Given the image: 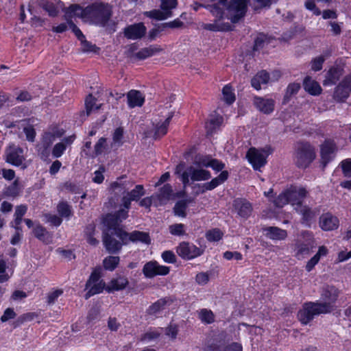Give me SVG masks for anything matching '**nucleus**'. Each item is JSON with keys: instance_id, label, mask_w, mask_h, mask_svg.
<instances>
[{"instance_id": "2f4dec72", "label": "nucleus", "mask_w": 351, "mask_h": 351, "mask_svg": "<svg viewBox=\"0 0 351 351\" xmlns=\"http://www.w3.org/2000/svg\"><path fill=\"white\" fill-rule=\"evenodd\" d=\"M65 133V130L61 128H60L58 125H51L50 126L48 130L43 132L42 137L50 140L51 143H53V141L56 138H61Z\"/></svg>"}, {"instance_id": "393cba45", "label": "nucleus", "mask_w": 351, "mask_h": 351, "mask_svg": "<svg viewBox=\"0 0 351 351\" xmlns=\"http://www.w3.org/2000/svg\"><path fill=\"white\" fill-rule=\"evenodd\" d=\"M344 69L341 66H332L326 74V78L323 82L324 86L335 84L343 75Z\"/></svg>"}, {"instance_id": "13d9d810", "label": "nucleus", "mask_w": 351, "mask_h": 351, "mask_svg": "<svg viewBox=\"0 0 351 351\" xmlns=\"http://www.w3.org/2000/svg\"><path fill=\"white\" fill-rule=\"evenodd\" d=\"M143 195L144 189L142 185H136L133 190L128 193V196L134 201L138 200Z\"/></svg>"}, {"instance_id": "c756f323", "label": "nucleus", "mask_w": 351, "mask_h": 351, "mask_svg": "<svg viewBox=\"0 0 351 351\" xmlns=\"http://www.w3.org/2000/svg\"><path fill=\"white\" fill-rule=\"evenodd\" d=\"M128 104L130 108L141 107L143 105L144 97L140 91L131 90L127 94Z\"/></svg>"}, {"instance_id": "e2e57ef3", "label": "nucleus", "mask_w": 351, "mask_h": 351, "mask_svg": "<svg viewBox=\"0 0 351 351\" xmlns=\"http://www.w3.org/2000/svg\"><path fill=\"white\" fill-rule=\"evenodd\" d=\"M16 316V313L14 311V308L9 307L4 311L3 314L0 318V320L1 322L4 323L10 319H14Z\"/></svg>"}, {"instance_id": "49530a36", "label": "nucleus", "mask_w": 351, "mask_h": 351, "mask_svg": "<svg viewBox=\"0 0 351 351\" xmlns=\"http://www.w3.org/2000/svg\"><path fill=\"white\" fill-rule=\"evenodd\" d=\"M57 210L59 215L64 218L69 219L72 215L71 207L67 202H61L57 206Z\"/></svg>"}, {"instance_id": "338daca9", "label": "nucleus", "mask_w": 351, "mask_h": 351, "mask_svg": "<svg viewBox=\"0 0 351 351\" xmlns=\"http://www.w3.org/2000/svg\"><path fill=\"white\" fill-rule=\"evenodd\" d=\"M223 346L222 341L214 340L212 343L206 346L204 351H221Z\"/></svg>"}, {"instance_id": "4468645a", "label": "nucleus", "mask_w": 351, "mask_h": 351, "mask_svg": "<svg viewBox=\"0 0 351 351\" xmlns=\"http://www.w3.org/2000/svg\"><path fill=\"white\" fill-rule=\"evenodd\" d=\"M128 216V210L121 208L114 213H109L106 215L103 218V223L105 227L112 228L117 234L118 230H123L120 225L123 220L125 219Z\"/></svg>"}, {"instance_id": "f704fd0d", "label": "nucleus", "mask_w": 351, "mask_h": 351, "mask_svg": "<svg viewBox=\"0 0 351 351\" xmlns=\"http://www.w3.org/2000/svg\"><path fill=\"white\" fill-rule=\"evenodd\" d=\"M269 80V75L265 71L258 72L251 80V84L256 90H260L262 84H267Z\"/></svg>"}, {"instance_id": "5701e85b", "label": "nucleus", "mask_w": 351, "mask_h": 351, "mask_svg": "<svg viewBox=\"0 0 351 351\" xmlns=\"http://www.w3.org/2000/svg\"><path fill=\"white\" fill-rule=\"evenodd\" d=\"M215 19L213 23H202L201 27L206 30L210 32H228L232 29L231 25L229 23L221 22L223 19V12L221 17L213 16Z\"/></svg>"}, {"instance_id": "39448f33", "label": "nucleus", "mask_w": 351, "mask_h": 351, "mask_svg": "<svg viewBox=\"0 0 351 351\" xmlns=\"http://www.w3.org/2000/svg\"><path fill=\"white\" fill-rule=\"evenodd\" d=\"M208 167H211L216 172L221 171V173L218 176L213 178L210 182H206L202 185V189L201 191L202 193H204L206 191H212L215 189L218 186L225 182L229 177V172L228 171H223L225 168V164L218 159L212 158Z\"/></svg>"}, {"instance_id": "aec40b11", "label": "nucleus", "mask_w": 351, "mask_h": 351, "mask_svg": "<svg viewBox=\"0 0 351 351\" xmlns=\"http://www.w3.org/2000/svg\"><path fill=\"white\" fill-rule=\"evenodd\" d=\"M337 146L333 141L328 140L321 146V160L323 168L332 160V154L336 152Z\"/></svg>"}, {"instance_id": "37998d69", "label": "nucleus", "mask_w": 351, "mask_h": 351, "mask_svg": "<svg viewBox=\"0 0 351 351\" xmlns=\"http://www.w3.org/2000/svg\"><path fill=\"white\" fill-rule=\"evenodd\" d=\"M85 106L87 114H90L91 112L97 110L101 107V104H97V99L94 97L91 94H89L85 99Z\"/></svg>"}, {"instance_id": "864d4df0", "label": "nucleus", "mask_w": 351, "mask_h": 351, "mask_svg": "<svg viewBox=\"0 0 351 351\" xmlns=\"http://www.w3.org/2000/svg\"><path fill=\"white\" fill-rule=\"evenodd\" d=\"M43 9L47 11L49 16H55L58 13V8L49 0H41Z\"/></svg>"}, {"instance_id": "f8f14e48", "label": "nucleus", "mask_w": 351, "mask_h": 351, "mask_svg": "<svg viewBox=\"0 0 351 351\" xmlns=\"http://www.w3.org/2000/svg\"><path fill=\"white\" fill-rule=\"evenodd\" d=\"M205 247H197L189 242H181L176 247L177 254L183 259L191 260L203 254Z\"/></svg>"}, {"instance_id": "c9c22d12", "label": "nucleus", "mask_w": 351, "mask_h": 351, "mask_svg": "<svg viewBox=\"0 0 351 351\" xmlns=\"http://www.w3.org/2000/svg\"><path fill=\"white\" fill-rule=\"evenodd\" d=\"M184 26V23L181 21L179 19H176L173 20V21H170L169 23H155V36L158 33H160L163 31H165L167 28L171 29H177V28H181Z\"/></svg>"}, {"instance_id": "bf43d9fd", "label": "nucleus", "mask_w": 351, "mask_h": 351, "mask_svg": "<svg viewBox=\"0 0 351 351\" xmlns=\"http://www.w3.org/2000/svg\"><path fill=\"white\" fill-rule=\"evenodd\" d=\"M19 193V183L18 180L14 181V182L6 188L5 195L8 197H14Z\"/></svg>"}, {"instance_id": "9d476101", "label": "nucleus", "mask_w": 351, "mask_h": 351, "mask_svg": "<svg viewBox=\"0 0 351 351\" xmlns=\"http://www.w3.org/2000/svg\"><path fill=\"white\" fill-rule=\"evenodd\" d=\"M339 296L338 289L332 285H326L322 287L320 298L322 302H316L318 305L327 306V313H330L334 309V304Z\"/></svg>"}, {"instance_id": "bb28decb", "label": "nucleus", "mask_w": 351, "mask_h": 351, "mask_svg": "<svg viewBox=\"0 0 351 351\" xmlns=\"http://www.w3.org/2000/svg\"><path fill=\"white\" fill-rule=\"evenodd\" d=\"M234 206L239 216L247 218L252 213V204L245 199L238 198L234 201Z\"/></svg>"}, {"instance_id": "0e129e2a", "label": "nucleus", "mask_w": 351, "mask_h": 351, "mask_svg": "<svg viewBox=\"0 0 351 351\" xmlns=\"http://www.w3.org/2000/svg\"><path fill=\"white\" fill-rule=\"evenodd\" d=\"M325 58L323 56H318L311 61V69L314 71H320L322 69Z\"/></svg>"}, {"instance_id": "6e6552de", "label": "nucleus", "mask_w": 351, "mask_h": 351, "mask_svg": "<svg viewBox=\"0 0 351 351\" xmlns=\"http://www.w3.org/2000/svg\"><path fill=\"white\" fill-rule=\"evenodd\" d=\"M101 271L100 268H95L91 273L86 283V289H88L85 295L86 299L99 294L106 289L105 282L101 279Z\"/></svg>"}, {"instance_id": "423d86ee", "label": "nucleus", "mask_w": 351, "mask_h": 351, "mask_svg": "<svg viewBox=\"0 0 351 351\" xmlns=\"http://www.w3.org/2000/svg\"><path fill=\"white\" fill-rule=\"evenodd\" d=\"M327 306L318 305L316 302H306L298 312V319L302 324H307L313 319L315 315L327 313Z\"/></svg>"}, {"instance_id": "a19ab883", "label": "nucleus", "mask_w": 351, "mask_h": 351, "mask_svg": "<svg viewBox=\"0 0 351 351\" xmlns=\"http://www.w3.org/2000/svg\"><path fill=\"white\" fill-rule=\"evenodd\" d=\"M193 202V199H184L177 202L173 207V213L175 215L185 217L186 216V210L188 204Z\"/></svg>"}, {"instance_id": "f257e3e1", "label": "nucleus", "mask_w": 351, "mask_h": 351, "mask_svg": "<svg viewBox=\"0 0 351 351\" xmlns=\"http://www.w3.org/2000/svg\"><path fill=\"white\" fill-rule=\"evenodd\" d=\"M80 18L90 23L105 26L110 21L112 10V6L103 2H95L82 9L80 6Z\"/></svg>"}, {"instance_id": "603ef678", "label": "nucleus", "mask_w": 351, "mask_h": 351, "mask_svg": "<svg viewBox=\"0 0 351 351\" xmlns=\"http://www.w3.org/2000/svg\"><path fill=\"white\" fill-rule=\"evenodd\" d=\"M222 121V117L219 116L212 118L206 123V128L208 132H213L217 127L221 124Z\"/></svg>"}, {"instance_id": "a18cd8bd", "label": "nucleus", "mask_w": 351, "mask_h": 351, "mask_svg": "<svg viewBox=\"0 0 351 351\" xmlns=\"http://www.w3.org/2000/svg\"><path fill=\"white\" fill-rule=\"evenodd\" d=\"M119 261V256H107L103 261L104 267L106 270L112 271L118 266Z\"/></svg>"}, {"instance_id": "58836bf2", "label": "nucleus", "mask_w": 351, "mask_h": 351, "mask_svg": "<svg viewBox=\"0 0 351 351\" xmlns=\"http://www.w3.org/2000/svg\"><path fill=\"white\" fill-rule=\"evenodd\" d=\"M296 211L302 215L303 223H308L316 215L317 212L312 210L308 206L300 205L295 208Z\"/></svg>"}, {"instance_id": "c85d7f7f", "label": "nucleus", "mask_w": 351, "mask_h": 351, "mask_svg": "<svg viewBox=\"0 0 351 351\" xmlns=\"http://www.w3.org/2000/svg\"><path fill=\"white\" fill-rule=\"evenodd\" d=\"M303 86L304 90L311 95H319L322 91L319 83L309 76L304 79Z\"/></svg>"}, {"instance_id": "3c124183", "label": "nucleus", "mask_w": 351, "mask_h": 351, "mask_svg": "<svg viewBox=\"0 0 351 351\" xmlns=\"http://www.w3.org/2000/svg\"><path fill=\"white\" fill-rule=\"evenodd\" d=\"M223 232L218 228H214L208 230L206 233V238L208 241L215 242L221 239Z\"/></svg>"}, {"instance_id": "cd10ccee", "label": "nucleus", "mask_w": 351, "mask_h": 351, "mask_svg": "<svg viewBox=\"0 0 351 351\" xmlns=\"http://www.w3.org/2000/svg\"><path fill=\"white\" fill-rule=\"evenodd\" d=\"M265 236L272 240L281 241L287 237V232L276 226H269L263 228Z\"/></svg>"}, {"instance_id": "4d7b16f0", "label": "nucleus", "mask_w": 351, "mask_h": 351, "mask_svg": "<svg viewBox=\"0 0 351 351\" xmlns=\"http://www.w3.org/2000/svg\"><path fill=\"white\" fill-rule=\"evenodd\" d=\"M37 315L35 313H26L19 316L14 322V327H17L23 324L25 322L33 320Z\"/></svg>"}, {"instance_id": "9b49d317", "label": "nucleus", "mask_w": 351, "mask_h": 351, "mask_svg": "<svg viewBox=\"0 0 351 351\" xmlns=\"http://www.w3.org/2000/svg\"><path fill=\"white\" fill-rule=\"evenodd\" d=\"M189 177L193 181L208 180L211 178V174L203 168L189 167L181 174V180L184 187L189 184Z\"/></svg>"}, {"instance_id": "412c9836", "label": "nucleus", "mask_w": 351, "mask_h": 351, "mask_svg": "<svg viewBox=\"0 0 351 351\" xmlns=\"http://www.w3.org/2000/svg\"><path fill=\"white\" fill-rule=\"evenodd\" d=\"M210 4H203L197 2H194L191 7L195 11H197L199 8H204L208 10L213 16L221 17L223 12V3H219V0H210Z\"/></svg>"}, {"instance_id": "f03ea898", "label": "nucleus", "mask_w": 351, "mask_h": 351, "mask_svg": "<svg viewBox=\"0 0 351 351\" xmlns=\"http://www.w3.org/2000/svg\"><path fill=\"white\" fill-rule=\"evenodd\" d=\"M316 158L314 146L308 141H299L295 145L293 162L297 167L306 169Z\"/></svg>"}, {"instance_id": "052dcab7", "label": "nucleus", "mask_w": 351, "mask_h": 351, "mask_svg": "<svg viewBox=\"0 0 351 351\" xmlns=\"http://www.w3.org/2000/svg\"><path fill=\"white\" fill-rule=\"evenodd\" d=\"M289 203L287 191L280 193L274 200V204L276 207L282 208Z\"/></svg>"}, {"instance_id": "4be33fe9", "label": "nucleus", "mask_w": 351, "mask_h": 351, "mask_svg": "<svg viewBox=\"0 0 351 351\" xmlns=\"http://www.w3.org/2000/svg\"><path fill=\"white\" fill-rule=\"evenodd\" d=\"M253 104L258 110L265 114H271L274 110L275 101L272 99L254 97Z\"/></svg>"}, {"instance_id": "a878e982", "label": "nucleus", "mask_w": 351, "mask_h": 351, "mask_svg": "<svg viewBox=\"0 0 351 351\" xmlns=\"http://www.w3.org/2000/svg\"><path fill=\"white\" fill-rule=\"evenodd\" d=\"M53 143L47 138L41 137L40 142L36 146V150L40 158L47 162L50 161L51 147Z\"/></svg>"}, {"instance_id": "dca6fc26", "label": "nucleus", "mask_w": 351, "mask_h": 351, "mask_svg": "<svg viewBox=\"0 0 351 351\" xmlns=\"http://www.w3.org/2000/svg\"><path fill=\"white\" fill-rule=\"evenodd\" d=\"M80 5L74 4L70 5L64 10V19L72 32L75 34L78 40L84 38V35L79 27L73 22L72 19L75 16L80 18Z\"/></svg>"}, {"instance_id": "b1692460", "label": "nucleus", "mask_w": 351, "mask_h": 351, "mask_svg": "<svg viewBox=\"0 0 351 351\" xmlns=\"http://www.w3.org/2000/svg\"><path fill=\"white\" fill-rule=\"evenodd\" d=\"M319 226L324 231L337 229L339 226V219L329 213L322 214L319 217Z\"/></svg>"}, {"instance_id": "7c9ffc66", "label": "nucleus", "mask_w": 351, "mask_h": 351, "mask_svg": "<svg viewBox=\"0 0 351 351\" xmlns=\"http://www.w3.org/2000/svg\"><path fill=\"white\" fill-rule=\"evenodd\" d=\"M129 282L128 279L123 276H119L117 278L111 280L109 285L106 287V291L108 293H111L115 291H121L124 289Z\"/></svg>"}, {"instance_id": "7ed1b4c3", "label": "nucleus", "mask_w": 351, "mask_h": 351, "mask_svg": "<svg viewBox=\"0 0 351 351\" xmlns=\"http://www.w3.org/2000/svg\"><path fill=\"white\" fill-rule=\"evenodd\" d=\"M250 0H226L223 3V16L226 10V17L232 23L240 21L246 14Z\"/></svg>"}, {"instance_id": "72a5a7b5", "label": "nucleus", "mask_w": 351, "mask_h": 351, "mask_svg": "<svg viewBox=\"0 0 351 351\" xmlns=\"http://www.w3.org/2000/svg\"><path fill=\"white\" fill-rule=\"evenodd\" d=\"M350 93L351 91L339 82L335 88L332 97L337 102L343 103L349 97Z\"/></svg>"}, {"instance_id": "09e8293b", "label": "nucleus", "mask_w": 351, "mask_h": 351, "mask_svg": "<svg viewBox=\"0 0 351 351\" xmlns=\"http://www.w3.org/2000/svg\"><path fill=\"white\" fill-rule=\"evenodd\" d=\"M223 100L228 104H232L235 101V95L230 85H226L222 90Z\"/></svg>"}, {"instance_id": "0eeeda50", "label": "nucleus", "mask_w": 351, "mask_h": 351, "mask_svg": "<svg viewBox=\"0 0 351 351\" xmlns=\"http://www.w3.org/2000/svg\"><path fill=\"white\" fill-rule=\"evenodd\" d=\"M273 152L270 146L261 149L250 147L246 154V158L254 170H259L267 163V158Z\"/></svg>"}, {"instance_id": "2eb2a0df", "label": "nucleus", "mask_w": 351, "mask_h": 351, "mask_svg": "<svg viewBox=\"0 0 351 351\" xmlns=\"http://www.w3.org/2000/svg\"><path fill=\"white\" fill-rule=\"evenodd\" d=\"M119 239L123 242L124 244H128L129 242L148 244L150 243V237L148 233L134 230L130 233H128L123 230H118L117 233Z\"/></svg>"}, {"instance_id": "c03bdc74", "label": "nucleus", "mask_w": 351, "mask_h": 351, "mask_svg": "<svg viewBox=\"0 0 351 351\" xmlns=\"http://www.w3.org/2000/svg\"><path fill=\"white\" fill-rule=\"evenodd\" d=\"M175 300L176 298L174 297L167 296L158 300L157 302H155V313L165 309L167 306H169Z\"/></svg>"}, {"instance_id": "774afa93", "label": "nucleus", "mask_w": 351, "mask_h": 351, "mask_svg": "<svg viewBox=\"0 0 351 351\" xmlns=\"http://www.w3.org/2000/svg\"><path fill=\"white\" fill-rule=\"evenodd\" d=\"M343 173L346 177H351V158L343 160L341 162Z\"/></svg>"}, {"instance_id": "1a4fd4ad", "label": "nucleus", "mask_w": 351, "mask_h": 351, "mask_svg": "<svg viewBox=\"0 0 351 351\" xmlns=\"http://www.w3.org/2000/svg\"><path fill=\"white\" fill-rule=\"evenodd\" d=\"M105 228V230L103 231V243L104 247L109 253H117L121 250L122 245L125 244L119 239L118 235L115 233V230H114L112 228Z\"/></svg>"}, {"instance_id": "a211bd4d", "label": "nucleus", "mask_w": 351, "mask_h": 351, "mask_svg": "<svg viewBox=\"0 0 351 351\" xmlns=\"http://www.w3.org/2000/svg\"><path fill=\"white\" fill-rule=\"evenodd\" d=\"M147 32L143 23H138L128 25L123 29L124 36L130 40H138L143 38Z\"/></svg>"}, {"instance_id": "473e14b6", "label": "nucleus", "mask_w": 351, "mask_h": 351, "mask_svg": "<svg viewBox=\"0 0 351 351\" xmlns=\"http://www.w3.org/2000/svg\"><path fill=\"white\" fill-rule=\"evenodd\" d=\"M27 210V206L25 204H21L15 208L14 215V221H12V226L16 230H22L21 224L23 221V217Z\"/></svg>"}, {"instance_id": "ddd939ff", "label": "nucleus", "mask_w": 351, "mask_h": 351, "mask_svg": "<svg viewBox=\"0 0 351 351\" xmlns=\"http://www.w3.org/2000/svg\"><path fill=\"white\" fill-rule=\"evenodd\" d=\"M25 158L23 149L14 145H10L5 151V161L16 167H21L23 169L27 167L24 163Z\"/></svg>"}, {"instance_id": "20e7f679", "label": "nucleus", "mask_w": 351, "mask_h": 351, "mask_svg": "<svg viewBox=\"0 0 351 351\" xmlns=\"http://www.w3.org/2000/svg\"><path fill=\"white\" fill-rule=\"evenodd\" d=\"M170 108V105L164 108L160 106L158 110V118L155 119V140L160 139L168 132L170 121L174 115V111Z\"/></svg>"}, {"instance_id": "69168bd1", "label": "nucleus", "mask_w": 351, "mask_h": 351, "mask_svg": "<svg viewBox=\"0 0 351 351\" xmlns=\"http://www.w3.org/2000/svg\"><path fill=\"white\" fill-rule=\"evenodd\" d=\"M45 218L47 222L56 227L60 226L62 221V219L56 215L45 214Z\"/></svg>"}, {"instance_id": "de8ad7c7", "label": "nucleus", "mask_w": 351, "mask_h": 351, "mask_svg": "<svg viewBox=\"0 0 351 351\" xmlns=\"http://www.w3.org/2000/svg\"><path fill=\"white\" fill-rule=\"evenodd\" d=\"M199 319L205 324H212L215 322V315L212 311L202 308L199 312Z\"/></svg>"}, {"instance_id": "680f3d73", "label": "nucleus", "mask_w": 351, "mask_h": 351, "mask_svg": "<svg viewBox=\"0 0 351 351\" xmlns=\"http://www.w3.org/2000/svg\"><path fill=\"white\" fill-rule=\"evenodd\" d=\"M106 147V138L101 137L100 138L95 145L94 154L95 156H97L102 154L104 149Z\"/></svg>"}, {"instance_id": "f3484780", "label": "nucleus", "mask_w": 351, "mask_h": 351, "mask_svg": "<svg viewBox=\"0 0 351 351\" xmlns=\"http://www.w3.org/2000/svg\"><path fill=\"white\" fill-rule=\"evenodd\" d=\"M160 9L155 10V20H165L171 17L173 10L178 5L177 0H160Z\"/></svg>"}, {"instance_id": "79ce46f5", "label": "nucleus", "mask_w": 351, "mask_h": 351, "mask_svg": "<svg viewBox=\"0 0 351 351\" xmlns=\"http://www.w3.org/2000/svg\"><path fill=\"white\" fill-rule=\"evenodd\" d=\"M313 241L311 239V242L308 243H298L296 245V257L298 259L303 258L305 255H308L311 252V250L313 248Z\"/></svg>"}, {"instance_id": "ea45409f", "label": "nucleus", "mask_w": 351, "mask_h": 351, "mask_svg": "<svg viewBox=\"0 0 351 351\" xmlns=\"http://www.w3.org/2000/svg\"><path fill=\"white\" fill-rule=\"evenodd\" d=\"M301 88L300 83L293 82L290 83L286 89L285 95L282 99V104H287L291 99V97L295 95Z\"/></svg>"}, {"instance_id": "e433bc0d", "label": "nucleus", "mask_w": 351, "mask_h": 351, "mask_svg": "<svg viewBox=\"0 0 351 351\" xmlns=\"http://www.w3.org/2000/svg\"><path fill=\"white\" fill-rule=\"evenodd\" d=\"M35 237L45 244H49L52 241V234L40 225L36 226L34 229Z\"/></svg>"}, {"instance_id": "4c0bfd02", "label": "nucleus", "mask_w": 351, "mask_h": 351, "mask_svg": "<svg viewBox=\"0 0 351 351\" xmlns=\"http://www.w3.org/2000/svg\"><path fill=\"white\" fill-rule=\"evenodd\" d=\"M176 195L173 193L172 188L169 184L164 185L160 190L158 195V199L161 204H165L167 201L174 199Z\"/></svg>"}, {"instance_id": "5fc2aeb1", "label": "nucleus", "mask_w": 351, "mask_h": 351, "mask_svg": "<svg viewBox=\"0 0 351 351\" xmlns=\"http://www.w3.org/2000/svg\"><path fill=\"white\" fill-rule=\"evenodd\" d=\"M169 232L174 236H183L186 234L184 225L182 223H174L169 227Z\"/></svg>"}, {"instance_id": "6ab92c4d", "label": "nucleus", "mask_w": 351, "mask_h": 351, "mask_svg": "<svg viewBox=\"0 0 351 351\" xmlns=\"http://www.w3.org/2000/svg\"><path fill=\"white\" fill-rule=\"evenodd\" d=\"M286 191L289 203L293 206H295V208H298V206L302 205V201L306 197L308 193L305 188H298L294 186H291Z\"/></svg>"}, {"instance_id": "8fccbe9b", "label": "nucleus", "mask_w": 351, "mask_h": 351, "mask_svg": "<svg viewBox=\"0 0 351 351\" xmlns=\"http://www.w3.org/2000/svg\"><path fill=\"white\" fill-rule=\"evenodd\" d=\"M211 159L212 157L208 155L196 156L194 160V165L199 168L208 167Z\"/></svg>"}, {"instance_id": "6e6d98bb", "label": "nucleus", "mask_w": 351, "mask_h": 351, "mask_svg": "<svg viewBox=\"0 0 351 351\" xmlns=\"http://www.w3.org/2000/svg\"><path fill=\"white\" fill-rule=\"evenodd\" d=\"M66 147L60 141L55 144L51 150L53 158H58L61 157L66 149Z\"/></svg>"}]
</instances>
